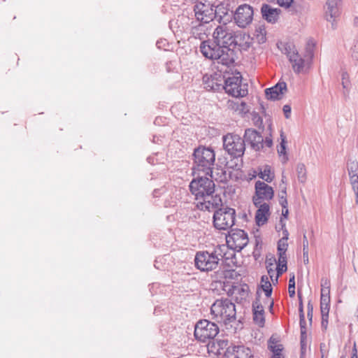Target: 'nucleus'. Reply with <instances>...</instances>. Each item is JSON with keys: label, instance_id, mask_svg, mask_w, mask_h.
Segmentation results:
<instances>
[{"label": "nucleus", "instance_id": "9", "mask_svg": "<svg viewBox=\"0 0 358 358\" xmlns=\"http://www.w3.org/2000/svg\"><path fill=\"white\" fill-rule=\"evenodd\" d=\"M224 150L231 157H242L245 150V141L238 135L227 134L222 138Z\"/></svg>", "mask_w": 358, "mask_h": 358}, {"label": "nucleus", "instance_id": "57", "mask_svg": "<svg viewBox=\"0 0 358 358\" xmlns=\"http://www.w3.org/2000/svg\"><path fill=\"white\" fill-rule=\"evenodd\" d=\"M303 255L304 258H306V261L308 262V250H306V253H305V250H303Z\"/></svg>", "mask_w": 358, "mask_h": 358}, {"label": "nucleus", "instance_id": "33", "mask_svg": "<svg viewBox=\"0 0 358 358\" xmlns=\"http://www.w3.org/2000/svg\"><path fill=\"white\" fill-rule=\"evenodd\" d=\"M262 287L264 292H265L266 296L268 299L272 294V286L268 280V278L267 276H262Z\"/></svg>", "mask_w": 358, "mask_h": 358}, {"label": "nucleus", "instance_id": "32", "mask_svg": "<svg viewBox=\"0 0 358 358\" xmlns=\"http://www.w3.org/2000/svg\"><path fill=\"white\" fill-rule=\"evenodd\" d=\"M296 171L298 180L301 183H305L307 180V170L305 164L303 163L298 164Z\"/></svg>", "mask_w": 358, "mask_h": 358}, {"label": "nucleus", "instance_id": "16", "mask_svg": "<svg viewBox=\"0 0 358 358\" xmlns=\"http://www.w3.org/2000/svg\"><path fill=\"white\" fill-rule=\"evenodd\" d=\"M213 194H207V196L201 197L200 200H197L196 202L197 208L208 211H215L220 208V206L222 204V199L219 195H214Z\"/></svg>", "mask_w": 358, "mask_h": 358}, {"label": "nucleus", "instance_id": "54", "mask_svg": "<svg viewBox=\"0 0 358 358\" xmlns=\"http://www.w3.org/2000/svg\"><path fill=\"white\" fill-rule=\"evenodd\" d=\"M282 215L285 218H287V215H288V209H287V208H282Z\"/></svg>", "mask_w": 358, "mask_h": 358}, {"label": "nucleus", "instance_id": "61", "mask_svg": "<svg viewBox=\"0 0 358 358\" xmlns=\"http://www.w3.org/2000/svg\"><path fill=\"white\" fill-rule=\"evenodd\" d=\"M261 40L264 42L265 41V37L262 36Z\"/></svg>", "mask_w": 358, "mask_h": 358}, {"label": "nucleus", "instance_id": "37", "mask_svg": "<svg viewBox=\"0 0 358 358\" xmlns=\"http://www.w3.org/2000/svg\"><path fill=\"white\" fill-rule=\"evenodd\" d=\"M289 295L291 298L295 296V275L294 273L290 274L288 287Z\"/></svg>", "mask_w": 358, "mask_h": 358}, {"label": "nucleus", "instance_id": "28", "mask_svg": "<svg viewBox=\"0 0 358 358\" xmlns=\"http://www.w3.org/2000/svg\"><path fill=\"white\" fill-rule=\"evenodd\" d=\"M268 348L273 352L275 353H282L283 350L282 345L279 343V341L277 338L274 336H271L268 341Z\"/></svg>", "mask_w": 358, "mask_h": 358}, {"label": "nucleus", "instance_id": "22", "mask_svg": "<svg viewBox=\"0 0 358 358\" xmlns=\"http://www.w3.org/2000/svg\"><path fill=\"white\" fill-rule=\"evenodd\" d=\"M348 171L350 176V184L355 194V202L358 205V162L351 161L348 164Z\"/></svg>", "mask_w": 358, "mask_h": 358}, {"label": "nucleus", "instance_id": "47", "mask_svg": "<svg viewBox=\"0 0 358 358\" xmlns=\"http://www.w3.org/2000/svg\"><path fill=\"white\" fill-rule=\"evenodd\" d=\"M308 250V241L306 234L303 236V250H305V253H306V250Z\"/></svg>", "mask_w": 358, "mask_h": 358}, {"label": "nucleus", "instance_id": "60", "mask_svg": "<svg viewBox=\"0 0 358 358\" xmlns=\"http://www.w3.org/2000/svg\"><path fill=\"white\" fill-rule=\"evenodd\" d=\"M273 300H271V303H270V306H269V307H270V308H271V309H272V308H273Z\"/></svg>", "mask_w": 358, "mask_h": 358}, {"label": "nucleus", "instance_id": "27", "mask_svg": "<svg viewBox=\"0 0 358 358\" xmlns=\"http://www.w3.org/2000/svg\"><path fill=\"white\" fill-rule=\"evenodd\" d=\"M280 147L278 148V153L280 157H282V162L283 164L286 163L288 160V157L286 153V137L284 135L283 131H281L280 133Z\"/></svg>", "mask_w": 358, "mask_h": 358}, {"label": "nucleus", "instance_id": "19", "mask_svg": "<svg viewBox=\"0 0 358 358\" xmlns=\"http://www.w3.org/2000/svg\"><path fill=\"white\" fill-rule=\"evenodd\" d=\"M228 358H254L251 349L243 345H231L225 352Z\"/></svg>", "mask_w": 358, "mask_h": 358}, {"label": "nucleus", "instance_id": "53", "mask_svg": "<svg viewBox=\"0 0 358 358\" xmlns=\"http://www.w3.org/2000/svg\"><path fill=\"white\" fill-rule=\"evenodd\" d=\"M282 234H283V237L282 238H285V241H287L288 236H289L288 231L286 229H283Z\"/></svg>", "mask_w": 358, "mask_h": 358}, {"label": "nucleus", "instance_id": "26", "mask_svg": "<svg viewBox=\"0 0 358 358\" xmlns=\"http://www.w3.org/2000/svg\"><path fill=\"white\" fill-rule=\"evenodd\" d=\"M262 17L268 22L275 23L277 22L280 10L278 8H273L268 4H263L261 8Z\"/></svg>", "mask_w": 358, "mask_h": 358}, {"label": "nucleus", "instance_id": "36", "mask_svg": "<svg viewBox=\"0 0 358 358\" xmlns=\"http://www.w3.org/2000/svg\"><path fill=\"white\" fill-rule=\"evenodd\" d=\"M299 313V324H300V329H301V337L305 338L306 334V322L305 320V315L304 312L302 310V308H300Z\"/></svg>", "mask_w": 358, "mask_h": 358}, {"label": "nucleus", "instance_id": "56", "mask_svg": "<svg viewBox=\"0 0 358 358\" xmlns=\"http://www.w3.org/2000/svg\"><path fill=\"white\" fill-rule=\"evenodd\" d=\"M352 355L357 356V348H356V344L355 343L354 344V346H353V348H352Z\"/></svg>", "mask_w": 358, "mask_h": 358}, {"label": "nucleus", "instance_id": "50", "mask_svg": "<svg viewBox=\"0 0 358 358\" xmlns=\"http://www.w3.org/2000/svg\"><path fill=\"white\" fill-rule=\"evenodd\" d=\"M294 73L297 75L301 73L306 74L308 73V69H294Z\"/></svg>", "mask_w": 358, "mask_h": 358}, {"label": "nucleus", "instance_id": "38", "mask_svg": "<svg viewBox=\"0 0 358 358\" xmlns=\"http://www.w3.org/2000/svg\"><path fill=\"white\" fill-rule=\"evenodd\" d=\"M351 56L354 59L358 60V37L354 40L351 48Z\"/></svg>", "mask_w": 358, "mask_h": 358}, {"label": "nucleus", "instance_id": "20", "mask_svg": "<svg viewBox=\"0 0 358 358\" xmlns=\"http://www.w3.org/2000/svg\"><path fill=\"white\" fill-rule=\"evenodd\" d=\"M341 2V0H327L324 6V17L328 22H331L334 29L336 28L334 22L340 15L338 6Z\"/></svg>", "mask_w": 358, "mask_h": 358}, {"label": "nucleus", "instance_id": "3", "mask_svg": "<svg viewBox=\"0 0 358 358\" xmlns=\"http://www.w3.org/2000/svg\"><path fill=\"white\" fill-rule=\"evenodd\" d=\"M210 313L213 319L224 325H231L236 320L235 304L228 299H217L211 306Z\"/></svg>", "mask_w": 358, "mask_h": 358}, {"label": "nucleus", "instance_id": "40", "mask_svg": "<svg viewBox=\"0 0 358 358\" xmlns=\"http://www.w3.org/2000/svg\"><path fill=\"white\" fill-rule=\"evenodd\" d=\"M281 194L282 195L280 196L279 202L282 208H286L288 206L287 200L286 199V190H282Z\"/></svg>", "mask_w": 358, "mask_h": 358}, {"label": "nucleus", "instance_id": "34", "mask_svg": "<svg viewBox=\"0 0 358 358\" xmlns=\"http://www.w3.org/2000/svg\"><path fill=\"white\" fill-rule=\"evenodd\" d=\"M288 244L285 238H281L278 242V257H287L286 251Z\"/></svg>", "mask_w": 358, "mask_h": 358}, {"label": "nucleus", "instance_id": "24", "mask_svg": "<svg viewBox=\"0 0 358 358\" xmlns=\"http://www.w3.org/2000/svg\"><path fill=\"white\" fill-rule=\"evenodd\" d=\"M258 208L255 213L256 224L259 226L265 224L270 217V206L267 203H260V205L255 206Z\"/></svg>", "mask_w": 358, "mask_h": 358}, {"label": "nucleus", "instance_id": "1", "mask_svg": "<svg viewBox=\"0 0 358 358\" xmlns=\"http://www.w3.org/2000/svg\"><path fill=\"white\" fill-rule=\"evenodd\" d=\"M250 45L251 38L248 34L240 33L236 35L233 29L224 23L213 31V41L201 43L200 51L205 57L229 66L234 62V51L230 47L234 45L247 50Z\"/></svg>", "mask_w": 358, "mask_h": 358}, {"label": "nucleus", "instance_id": "11", "mask_svg": "<svg viewBox=\"0 0 358 358\" xmlns=\"http://www.w3.org/2000/svg\"><path fill=\"white\" fill-rule=\"evenodd\" d=\"M255 189V195L252 196V202L255 206L269 201L273 198L274 190L273 187L263 181H256Z\"/></svg>", "mask_w": 358, "mask_h": 358}, {"label": "nucleus", "instance_id": "12", "mask_svg": "<svg viewBox=\"0 0 358 358\" xmlns=\"http://www.w3.org/2000/svg\"><path fill=\"white\" fill-rule=\"evenodd\" d=\"M248 234L239 229H231L227 236V243L235 251H241L248 243Z\"/></svg>", "mask_w": 358, "mask_h": 358}, {"label": "nucleus", "instance_id": "63", "mask_svg": "<svg viewBox=\"0 0 358 358\" xmlns=\"http://www.w3.org/2000/svg\"><path fill=\"white\" fill-rule=\"evenodd\" d=\"M157 190H154V196H156Z\"/></svg>", "mask_w": 358, "mask_h": 358}, {"label": "nucleus", "instance_id": "44", "mask_svg": "<svg viewBox=\"0 0 358 358\" xmlns=\"http://www.w3.org/2000/svg\"><path fill=\"white\" fill-rule=\"evenodd\" d=\"M329 308H330V304L329 305H321L320 310H321L322 316H329Z\"/></svg>", "mask_w": 358, "mask_h": 358}, {"label": "nucleus", "instance_id": "5", "mask_svg": "<svg viewBox=\"0 0 358 358\" xmlns=\"http://www.w3.org/2000/svg\"><path fill=\"white\" fill-rule=\"evenodd\" d=\"M242 76L240 72L225 73L223 87L225 92L234 97H243L248 94V89L241 85Z\"/></svg>", "mask_w": 358, "mask_h": 358}, {"label": "nucleus", "instance_id": "17", "mask_svg": "<svg viewBox=\"0 0 358 358\" xmlns=\"http://www.w3.org/2000/svg\"><path fill=\"white\" fill-rule=\"evenodd\" d=\"M316 43L313 39H309L306 44L303 56L299 55V62H296V67H306L313 64L315 57Z\"/></svg>", "mask_w": 358, "mask_h": 358}, {"label": "nucleus", "instance_id": "62", "mask_svg": "<svg viewBox=\"0 0 358 358\" xmlns=\"http://www.w3.org/2000/svg\"><path fill=\"white\" fill-rule=\"evenodd\" d=\"M351 358H358V356L352 355V356H351Z\"/></svg>", "mask_w": 358, "mask_h": 358}, {"label": "nucleus", "instance_id": "55", "mask_svg": "<svg viewBox=\"0 0 358 358\" xmlns=\"http://www.w3.org/2000/svg\"><path fill=\"white\" fill-rule=\"evenodd\" d=\"M271 358H284V357L282 355V353H278H278H275V354H273Z\"/></svg>", "mask_w": 358, "mask_h": 358}, {"label": "nucleus", "instance_id": "48", "mask_svg": "<svg viewBox=\"0 0 358 358\" xmlns=\"http://www.w3.org/2000/svg\"><path fill=\"white\" fill-rule=\"evenodd\" d=\"M297 296L299 298V312H300L301 307L302 310H303V300H302V294L299 290H298Z\"/></svg>", "mask_w": 358, "mask_h": 358}, {"label": "nucleus", "instance_id": "4", "mask_svg": "<svg viewBox=\"0 0 358 358\" xmlns=\"http://www.w3.org/2000/svg\"><path fill=\"white\" fill-rule=\"evenodd\" d=\"M222 258V255L219 248H214L211 251H198L194 257V265L201 272L208 273L219 267Z\"/></svg>", "mask_w": 358, "mask_h": 358}, {"label": "nucleus", "instance_id": "51", "mask_svg": "<svg viewBox=\"0 0 358 358\" xmlns=\"http://www.w3.org/2000/svg\"><path fill=\"white\" fill-rule=\"evenodd\" d=\"M321 296H330V288H321Z\"/></svg>", "mask_w": 358, "mask_h": 358}, {"label": "nucleus", "instance_id": "29", "mask_svg": "<svg viewBox=\"0 0 358 358\" xmlns=\"http://www.w3.org/2000/svg\"><path fill=\"white\" fill-rule=\"evenodd\" d=\"M275 280L278 282V278L287 269V257H278V264L275 268Z\"/></svg>", "mask_w": 358, "mask_h": 358}, {"label": "nucleus", "instance_id": "13", "mask_svg": "<svg viewBox=\"0 0 358 358\" xmlns=\"http://www.w3.org/2000/svg\"><path fill=\"white\" fill-rule=\"evenodd\" d=\"M194 15L197 22L209 23L216 15L215 7L208 3L199 2L194 6Z\"/></svg>", "mask_w": 358, "mask_h": 358}, {"label": "nucleus", "instance_id": "14", "mask_svg": "<svg viewBox=\"0 0 358 358\" xmlns=\"http://www.w3.org/2000/svg\"><path fill=\"white\" fill-rule=\"evenodd\" d=\"M252 7L248 4L239 6L234 13V21L238 27L245 28L249 25L253 19Z\"/></svg>", "mask_w": 358, "mask_h": 358}, {"label": "nucleus", "instance_id": "35", "mask_svg": "<svg viewBox=\"0 0 358 358\" xmlns=\"http://www.w3.org/2000/svg\"><path fill=\"white\" fill-rule=\"evenodd\" d=\"M341 77L342 86L343 88L345 90L343 94L348 95L351 85L349 74L347 72L343 71L341 74Z\"/></svg>", "mask_w": 358, "mask_h": 358}, {"label": "nucleus", "instance_id": "58", "mask_svg": "<svg viewBox=\"0 0 358 358\" xmlns=\"http://www.w3.org/2000/svg\"><path fill=\"white\" fill-rule=\"evenodd\" d=\"M325 347V344L324 343H321L320 344V351H321V353L322 354V352L324 354L325 353V351L323 349Z\"/></svg>", "mask_w": 358, "mask_h": 358}, {"label": "nucleus", "instance_id": "31", "mask_svg": "<svg viewBox=\"0 0 358 358\" xmlns=\"http://www.w3.org/2000/svg\"><path fill=\"white\" fill-rule=\"evenodd\" d=\"M259 177L267 182H271L274 178V173H271V167L268 165L260 170L258 174Z\"/></svg>", "mask_w": 358, "mask_h": 358}, {"label": "nucleus", "instance_id": "43", "mask_svg": "<svg viewBox=\"0 0 358 358\" xmlns=\"http://www.w3.org/2000/svg\"><path fill=\"white\" fill-rule=\"evenodd\" d=\"M282 110L285 115V118L289 119L291 116V106L288 104H286L283 106Z\"/></svg>", "mask_w": 358, "mask_h": 358}, {"label": "nucleus", "instance_id": "45", "mask_svg": "<svg viewBox=\"0 0 358 358\" xmlns=\"http://www.w3.org/2000/svg\"><path fill=\"white\" fill-rule=\"evenodd\" d=\"M328 319L329 316H322L321 326L324 330H327L328 327Z\"/></svg>", "mask_w": 358, "mask_h": 358}, {"label": "nucleus", "instance_id": "52", "mask_svg": "<svg viewBox=\"0 0 358 358\" xmlns=\"http://www.w3.org/2000/svg\"><path fill=\"white\" fill-rule=\"evenodd\" d=\"M234 270H231V271L229 270V271H222V273L224 275V278H227L229 277V274H230V276H231L232 273H234Z\"/></svg>", "mask_w": 358, "mask_h": 358}, {"label": "nucleus", "instance_id": "25", "mask_svg": "<svg viewBox=\"0 0 358 358\" xmlns=\"http://www.w3.org/2000/svg\"><path fill=\"white\" fill-rule=\"evenodd\" d=\"M253 320L255 324L262 327L265 324L264 308L259 297L252 303Z\"/></svg>", "mask_w": 358, "mask_h": 358}, {"label": "nucleus", "instance_id": "2", "mask_svg": "<svg viewBox=\"0 0 358 358\" xmlns=\"http://www.w3.org/2000/svg\"><path fill=\"white\" fill-rule=\"evenodd\" d=\"M193 175L209 176L212 178L213 167L215 161L214 150L209 148L200 146L194 151Z\"/></svg>", "mask_w": 358, "mask_h": 358}, {"label": "nucleus", "instance_id": "6", "mask_svg": "<svg viewBox=\"0 0 358 358\" xmlns=\"http://www.w3.org/2000/svg\"><path fill=\"white\" fill-rule=\"evenodd\" d=\"M196 176V178H194L189 184L190 191L195 196L196 201L207 196V194L215 192V183L212 178H208V176L203 174Z\"/></svg>", "mask_w": 358, "mask_h": 358}, {"label": "nucleus", "instance_id": "30", "mask_svg": "<svg viewBox=\"0 0 358 358\" xmlns=\"http://www.w3.org/2000/svg\"><path fill=\"white\" fill-rule=\"evenodd\" d=\"M275 264H276V259L274 257H271L270 258H266V267L267 269V272L269 275V277L271 278V280L273 281V278H275Z\"/></svg>", "mask_w": 358, "mask_h": 358}, {"label": "nucleus", "instance_id": "10", "mask_svg": "<svg viewBox=\"0 0 358 358\" xmlns=\"http://www.w3.org/2000/svg\"><path fill=\"white\" fill-rule=\"evenodd\" d=\"M245 143H248L255 151H260L266 148H271L273 141L271 136H266L264 139L257 130L250 128L245 131L243 136Z\"/></svg>", "mask_w": 358, "mask_h": 358}, {"label": "nucleus", "instance_id": "15", "mask_svg": "<svg viewBox=\"0 0 358 358\" xmlns=\"http://www.w3.org/2000/svg\"><path fill=\"white\" fill-rule=\"evenodd\" d=\"M224 75L221 71H217L211 74H205L203 76L204 88L208 91L218 92L223 87Z\"/></svg>", "mask_w": 358, "mask_h": 358}, {"label": "nucleus", "instance_id": "7", "mask_svg": "<svg viewBox=\"0 0 358 358\" xmlns=\"http://www.w3.org/2000/svg\"><path fill=\"white\" fill-rule=\"evenodd\" d=\"M236 210L232 208H221L213 214V225L219 230H227L235 224Z\"/></svg>", "mask_w": 358, "mask_h": 358}, {"label": "nucleus", "instance_id": "23", "mask_svg": "<svg viewBox=\"0 0 358 358\" xmlns=\"http://www.w3.org/2000/svg\"><path fill=\"white\" fill-rule=\"evenodd\" d=\"M287 90V85L285 83H278L275 85L266 88L265 90V95L267 99L278 100L280 99Z\"/></svg>", "mask_w": 358, "mask_h": 358}, {"label": "nucleus", "instance_id": "49", "mask_svg": "<svg viewBox=\"0 0 358 358\" xmlns=\"http://www.w3.org/2000/svg\"><path fill=\"white\" fill-rule=\"evenodd\" d=\"M330 288V281L328 279L322 278L321 280V288Z\"/></svg>", "mask_w": 358, "mask_h": 358}, {"label": "nucleus", "instance_id": "46", "mask_svg": "<svg viewBox=\"0 0 358 358\" xmlns=\"http://www.w3.org/2000/svg\"><path fill=\"white\" fill-rule=\"evenodd\" d=\"M329 304H330V296H321L320 306L321 305H329Z\"/></svg>", "mask_w": 358, "mask_h": 358}, {"label": "nucleus", "instance_id": "59", "mask_svg": "<svg viewBox=\"0 0 358 358\" xmlns=\"http://www.w3.org/2000/svg\"><path fill=\"white\" fill-rule=\"evenodd\" d=\"M303 339H304V338H302V337H301V345L302 350L304 349V346H305V344L303 343Z\"/></svg>", "mask_w": 358, "mask_h": 358}, {"label": "nucleus", "instance_id": "18", "mask_svg": "<svg viewBox=\"0 0 358 358\" xmlns=\"http://www.w3.org/2000/svg\"><path fill=\"white\" fill-rule=\"evenodd\" d=\"M210 34L208 27L206 23L192 21L191 23L190 34L191 38L199 39L202 42L210 41L207 40Z\"/></svg>", "mask_w": 358, "mask_h": 358}, {"label": "nucleus", "instance_id": "42", "mask_svg": "<svg viewBox=\"0 0 358 358\" xmlns=\"http://www.w3.org/2000/svg\"><path fill=\"white\" fill-rule=\"evenodd\" d=\"M292 1L293 0H277V2L280 6L286 8H289L291 6Z\"/></svg>", "mask_w": 358, "mask_h": 358}, {"label": "nucleus", "instance_id": "41", "mask_svg": "<svg viewBox=\"0 0 358 358\" xmlns=\"http://www.w3.org/2000/svg\"><path fill=\"white\" fill-rule=\"evenodd\" d=\"M313 315V306L310 301H308L307 305V317L309 321L311 322Z\"/></svg>", "mask_w": 358, "mask_h": 358}, {"label": "nucleus", "instance_id": "39", "mask_svg": "<svg viewBox=\"0 0 358 358\" xmlns=\"http://www.w3.org/2000/svg\"><path fill=\"white\" fill-rule=\"evenodd\" d=\"M217 345L218 347L217 353L220 354V350H223L224 348H227L228 346V341L227 340H217L215 343H213V345Z\"/></svg>", "mask_w": 358, "mask_h": 358}, {"label": "nucleus", "instance_id": "64", "mask_svg": "<svg viewBox=\"0 0 358 358\" xmlns=\"http://www.w3.org/2000/svg\"><path fill=\"white\" fill-rule=\"evenodd\" d=\"M239 41H240V42H241V43H243V42H244V41H243V38L239 39Z\"/></svg>", "mask_w": 358, "mask_h": 358}, {"label": "nucleus", "instance_id": "21", "mask_svg": "<svg viewBox=\"0 0 358 358\" xmlns=\"http://www.w3.org/2000/svg\"><path fill=\"white\" fill-rule=\"evenodd\" d=\"M278 48L283 54L287 55V58L292 64V67H296V62L300 61L299 55L296 46L292 43L280 42L278 43Z\"/></svg>", "mask_w": 358, "mask_h": 358}, {"label": "nucleus", "instance_id": "8", "mask_svg": "<svg viewBox=\"0 0 358 358\" xmlns=\"http://www.w3.org/2000/svg\"><path fill=\"white\" fill-rule=\"evenodd\" d=\"M219 333V327L215 323L207 320H201L196 322L194 327V336L196 340L205 343L213 339Z\"/></svg>", "mask_w": 358, "mask_h": 358}]
</instances>
